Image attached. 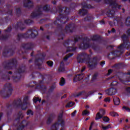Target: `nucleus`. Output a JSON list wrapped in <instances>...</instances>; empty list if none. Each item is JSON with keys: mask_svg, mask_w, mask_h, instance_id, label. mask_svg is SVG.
<instances>
[{"mask_svg": "<svg viewBox=\"0 0 130 130\" xmlns=\"http://www.w3.org/2000/svg\"><path fill=\"white\" fill-rule=\"evenodd\" d=\"M102 128H103L104 130L108 129L109 128H111V126L110 124H109L107 126H102Z\"/></svg>", "mask_w": 130, "mask_h": 130, "instance_id": "0eeeda50", "label": "nucleus"}, {"mask_svg": "<svg viewBox=\"0 0 130 130\" xmlns=\"http://www.w3.org/2000/svg\"><path fill=\"white\" fill-rule=\"evenodd\" d=\"M110 115L113 117H116V116H118V114H117V113L115 112H111L110 113Z\"/></svg>", "mask_w": 130, "mask_h": 130, "instance_id": "6e6552de", "label": "nucleus"}, {"mask_svg": "<svg viewBox=\"0 0 130 130\" xmlns=\"http://www.w3.org/2000/svg\"><path fill=\"white\" fill-rule=\"evenodd\" d=\"M47 63L48 66H49V67H52V66H53V62L51 61H47Z\"/></svg>", "mask_w": 130, "mask_h": 130, "instance_id": "dca6fc26", "label": "nucleus"}, {"mask_svg": "<svg viewBox=\"0 0 130 130\" xmlns=\"http://www.w3.org/2000/svg\"><path fill=\"white\" fill-rule=\"evenodd\" d=\"M123 109H125L126 111L130 112V109L128 107H123Z\"/></svg>", "mask_w": 130, "mask_h": 130, "instance_id": "412c9836", "label": "nucleus"}, {"mask_svg": "<svg viewBox=\"0 0 130 130\" xmlns=\"http://www.w3.org/2000/svg\"><path fill=\"white\" fill-rule=\"evenodd\" d=\"M125 121H126V122H128V119H126L125 120Z\"/></svg>", "mask_w": 130, "mask_h": 130, "instance_id": "2f4dec72", "label": "nucleus"}, {"mask_svg": "<svg viewBox=\"0 0 130 130\" xmlns=\"http://www.w3.org/2000/svg\"><path fill=\"white\" fill-rule=\"evenodd\" d=\"M106 93L108 95H114L116 93V89L114 88H111L106 90Z\"/></svg>", "mask_w": 130, "mask_h": 130, "instance_id": "f257e3e1", "label": "nucleus"}, {"mask_svg": "<svg viewBox=\"0 0 130 130\" xmlns=\"http://www.w3.org/2000/svg\"><path fill=\"white\" fill-rule=\"evenodd\" d=\"M27 115H33V112L31 110H28L27 111Z\"/></svg>", "mask_w": 130, "mask_h": 130, "instance_id": "6ab92c4d", "label": "nucleus"}, {"mask_svg": "<svg viewBox=\"0 0 130 130\" xmlns=\"http://www.w3.org/2000/svg\"><path fill=\"white\" fill-rule=\"evenodd\" d=\"M103 120L105 121V122H108V121H109V118L107 117H104L103 118Z\"/></svg>", "mask_w": 130, "mask_h": 130, "instance_id": "f8f14e48", "label": "nucleus"}, {"mask_svg": "<svg viewBox=\"0 0 130 130\" xmlns=\"http://www.w3.org/2000/svg\"><path fill=\"white\" fill-rule=\"evenodd\" d=\"M111 72H112V71L111 70H109L108 72V75H110V74H111Z\"/></svg>", "mask_w": 130, "mask_h": 130, "instance_id": "c756f323", "label": "nucleus"}, {"mask_svg": "<svg viewBox=\"0 0 130 130\" xmlns=\"http://www.w3.org/2000/svg\"><path fill=\"white\" fill-rule=\"evenodd\" d=\"M21 109L22 110H25L27 109V104H24L21 106Z\"/></svg>", "mask_w": 130, "mask_h": 130, "instance_id": "4468645a", "label": "nucleus"}, {"mask_svg": "<svg viewBox=\"0 0 130 130\" xmlns=\"http://www.w3.org/2000/svg\"><path fill=\"white\" fill-rule=\"evenodd\" d=\"M3 115L2 113H0V117H2V116Z\"/></svg>", "mask_w": 130, "mask_h": 130, "instance_id": "72a5a7b5", "label": "nucleus"}, {"mask_svg": "<svg viewBox=\"0 0 130 130\" xmlns=\"http://www.w3.org/2000/svg\"><path fill=\"white\" fill-rule=\"evenodd\" d=\"M48 6L46 5V6H45L44 8H43V10H44V11H47V8H48Z\"/></svg>", "mask_w": 130, "mask_h": 130, "instance_id": "393cba45", "label": "nucleus"}, {"mask_svg": "<svg viewBox=\"0 0 130 130\" xmlns=\"http://www.w3.org/2000/svg\"><path fill=\"white\" fill-rule=\"evenodd\" d=\"M37 101H39V103H40L41 102V99H39L38 98L35 97L34 98V103H36Z\"/></svg>", "mask_w": 130, "mask_h": 130, "instance_id": "9b49d317", "label": "nucleus"}, {"mask_svg": "<svg viewBox=\"0 0 130 130\" xmlns=\"http://www.w3.org/2000/svg\"><path fill=\"white\" fill-rule=\"evenodd\" d=\"M72 55H70V56H67L66 57H65L64 58V60H67V59H68V58L69 57L72 56Z\"/></svg>", "mask_w": 130, "mask_h": 130, "instance_id": "a878e982", "label": "nucleus"}, {"mask_svg": "<svg viewBox=\"0 0 130 130\" xmlns=\"http://www.w3.org/2000/svg\"><path fill=\"white\" fill-rule=\"evenodd\" d=\"M66 84V80H64V78L63 77L61 78V79L60 80L59 85L60 86H63Z\"/></svg>", "mask_w": 130, "mask_h": 130, "instance_id": "423d86ee", "label": "nucleus"}, {"mask_svg": "<svg viewBox=\"0 0 130 130\" xmlns=\"http://www.w3.org/2000/svg\"><path fill=\"white\" fill-rule=\"evenodd\" d=\"M101 98H102V96L100 97V99H101Z\"/></svg>", "mask_w": 130, "mask_h": 130, "instance_id": "e433bc0d", "label": "nucleus"}, {"mask_svg": "<svg viewBox=\"0 0 130 130\" xmlns=\"http://www.w3.org/2000/svg\"><path fill=\"white\" fill-rule=\"evenodd\" d=\"M58 72H64V67H63V63L61 62L60 65V67L58 69Z\"/></svg>", "mask_w": 130, "mask_h": 130, "instance_id": "20e7f679", "label": "nucleus"}, {"mask_svg": "<svg viewBox=\"0 0 130 130\" xmlns=\"http://www.w3.org/2000/svg\"><path fill=\"white\" fill-rule=\"evenodd\" d=\"M104 64H105V61H103L101 63V66H102V67H103V66H104Z\"/></svg>", "mask_w": 130, "mask_h": 130, "instance_id": "bb28decb", "label": "nucleus"}, {"mask_svg": "<svg viewBox=\"0 0 130 130\" xmlns=\"http://www.w3.org/2000/svg\"><path fill=\"white\" fill-rule=\"evenodd\" d=\"M99 94H100V95H102V94H101V93H99Z\"/></svg>", "mask_w": 130, "mask_h": 130, "instance_id": "ea45409f", "label": "nucleus"}, {"mask_svg": "<svg viewBox=\"0 0 130 130\" xmlns=\"http://www.w3.org/2000/svg\"><path fill=\"white\" fill-rule=\"evenodd\" d=\"M82 115H89V111L87 110H84L82 113Z\"/></svg>", "mask_w": 130, "mask_h": 130, "instance_id": "2eb2a0df", "label": "nucleus"}, {"mask_svg": "<svg viewBox=\"0 0 130 130\" xmlns=\"http://www.w3.org/2000/svg\"><path fill=\"white\" fill-rule=\"evenodd\" d=\"M100 113H101L102 115H104L105 114V110L102 109L100 110Z\"/></svg>", "mask_w": 130, "mask_h": 130, "instance_id": "a211bd4d", "label": "nucleus"}, {"mask_svg": "<svg viewBox=\"0 0 130 130\" xmlns=\"http://www.w3.org/2000/svg\"><path fill=\"white\" fill-rule=\"evenodd\" d=\"M74 105H75V103L71 102L67 104L66 107H72V106H74Z\"/></svg>", "mask_w": 130, "mask_h": 130, "instance_id": "9d476101", "label": "nucleus"}, {"mask_svg": "<svg viewBox=\"0 0 130 130\" xmlns=\"http://www.w3.org/2000/svg\"><path fill=\"white\" fill-rule=\"evenodd\" d=\"M111 32H115V29H114V28H112V30H111Z\"/></svg>", "mask_w": 130, "mask_h": 130, "instance_id": "7c9ffc66", "label": "nucleus"}, {"mask_svg": "<svg viewBox=\"0 0 130 130\" xmlns=\"http://www.w3.org/2000/svg\"><path fill=\"white\" fill-rule=\"evenodd\" d=\"M80 95H82L81 92H79L78 94H77V95H75V97H78V96H80Z\"/></svg>", "mask_w": 130, "mask_h": 130, "instance_id": "cd10ccee", "label": "nucleus"}, {"mask_svg": "<svg viewBox=\"0 0 130 130\" xmlns=\"http://www.w3.org/2000/svg\"><path fill=\"white\" fill-rule=\"evenodd\" d=\"M31 3V1L30 0H26L24 1V5L25 7H27V5H29Z\"/></svg>", "mask_w": 130, "mask_h": 130, "instance_id": "ddd939ff", "label": "nucleus"}, {"mask_svg": "<svg viewBox=\"0 0 130 130\" xmlns=\"http://www.w3.org/2000/svg\"><path fill=\"white\" fill-rule=\"evenodd\" d=\"M113 101L115 105H119L120 101L118 98L114 96L113 98Z\"/></svg>", "mask_w": 130, "mask_h": 130, "instance_id": "7ed1b4c3", "label": "nucleus"}, {"mask_svg": "<svg viewBox=\"0 0 130 130\" xmlns=\"http://www.w3.org/2000/svg\"><path fill=\"white\" fill-rule=\"evenodd\" d=\"M44 102H44H43V103Z\"/></svg>", "mask_w": 130, "mask_h": 130, "instance_id": "79ce46f5", "label": "nucleus"}, {"mask_svg": "<svg viewBox=\"0 0 130 130\" xmlns=\"http://www.w3.org/2000/svg\"><path fill=\"white\" fill-rule=\"evenodd\" d=\"M126 92H127V93H130V87H127L126 89Z\"/></svg>", "mask_w": 130, "mask_h": 130, "instance_id": "4be33fe9", "label": "nucleus"}, {"mask_svg": "<svg viewBox=\"0 0 130 130\" xmlns=\"http://www.w3.org/2000/svg\"><path fill=\"white\" fill-rule=\"evenodd\" d=\"M44 102H44H43V103Z\"/></svg>", "mask_w": 130, "mask_h": 130, "instance_id": "37998d69", "label": "nucleus"}, {"mask_svg": "<svg viewBox=\"0 0 130 130\" xmlns=\"http://www.w3.org/2000/svg\"><path fill=\"white\" fill-rule=\"evenodd\" d=\"M88 119H89V118H86V120H88Z\"/></svg>", "mask_w": 130, "mask_h": 130, "instance_id": "58836bf2", "label": "nucleus"}, {"mask_svg": "<svg viewBox=\"0 0 130 130\" xmlns=\"http://www.w3.org/2000/svg\"><path fill=\"white\" fill-rule=\"evenodd\" d=\"M119 121H120V123H121L122 122V120L120 119Z\"/></svg>", "mask_w": 130, "mask_h": 130, "instance_id": "473e14b6", "label": "nucleus"}, {"mask_svg": "<svg viewBox=\"0 0 130 130\" xmlns=\"http://www.w3.org/2000/svg\"><path fill=\"white\" fill-rule=\"evenodd\" d=\"M93 126H94V122H92L90 124V127H89V130H91L92 129Z\"/></svg>", "mask_w": 130, "mask_h": 130, "instance_id": "aec40b11", "label": "nucleus"}, {"mask_svg": "<svg viewBox=\"0 0 130 130\" xmlns=\"http://www.w3.org/2000/svg\"><path fill=\"white\" fill-rule=\"evenodd\" d=\"M59 126V124L58 123H55L54 125H53V126H52V128H53V129L56 130L58 128Z\"/></svg>", "mask_w": 130, "mask_h": 130, "instance_id": "1a4fd4ad", "label": "nucleus"}, {"mask_svg": "<svg viewBox=\"0 0 130 130\" xmlns=\"http://www.w3.org/2000/svg\"><path fill=\"white\" fill-rule=\"evenodd\" d=\"M76 113H77V111H75L73 113H72V116H75V115H76Z\"/></svg>", "mask_w": 130, "mask_h": 130, "instance_id": "5701e85b", "label": "nucleus"}, {"mask_svg": "<svg viewBox=\"0 0 130 130\" xmlns=\"http://www.w3.org/2000/svg\"><path fill=\"white\" fill-rule=\"evenodd\" d=\"M84 70H85V69L82 70V72H84Z\"/></svg>", "mask_w": 130, "mask_h": 130, "instance_id": "4c0bfd02", "label": "nucleus"}, {"mask_svg": "<svg viewBox=\"0 0 130 130\" xmlns=\"http://www.w3.org/2000/svg\"><path fill=\"white\" fill-rule=\"evenodd\" d=\"M86 107V108H89V106H87Z\"/></svg>", "mask_w": 130, "mask_h": 130, "instance_id": "f704fd0d", "label": "nucleus"}, {"mask_svg": "<svg viewBox=\"0 0 130 130\" xmlns=\"http://www.w3.org/2000/svg\"><path fill=\"white\" fill-rule=\"evenodd\" d=\"M102 116H103V115L100 113V112L98 113L95 117L96 120H98V119H101V118H102Z\"/></svg>", "mask_w": 130, "mask_h": 130, "instance_id": "39448f33", "label": "nucleus"}, {"mask_svg": "<svg viewBox=\"0 0 130 130\" xmlns=\"http://www.w3.org/2000/svg\"><path fill=\"white\" fill-rule=\"evenodd\" d=\"M83 79V75L81 74L76 75L74 79V82H78V81H81Z\"/></svg>", "mask_w": 130, "mask_h": 130, "instance_id": "f03ea898", "label": "nucleus"}, {"mask_svg": "<svg viewBox=\"0 0 130 130\" xmlns=\"http://www.w3.org/2000/svg\"><path fill=\"white\" fill-rule=\"evenodd\" d=\"M104 107H106L107 106H106V105H104Z\"/></svg>", "mask_w": 130, "mask_h": 130, "instance_id": "c9c22d12", "label": "nucleus"}, {"mask_svg": "<svg viewBox=\"0 0 130 130\" xmlns=\"http://www.w3.org/2000/svg\"><path fill=\"white\" fill-rule=\"evenodd\" d=\"M44 102H44H43V103Z\"/></svg>", "mask_w": 130, "mask_h": 130, "instance_id": "a19ab883", "label": "nucleus"}, {"mask_svg": "<svg viewBox=\"0 0 130 130\" xmlns=\"http://www.w3.org/2000/svg\"><path fill=\"white\" fill-rule=\"evenodd\" d=\"M117 83V82H112V85L114 86V85H116Z\"/></svg>", "mask_w": 130, "mask_h": 130, "instance_id": "c85d7f7f", "label": "nucleus"}, {"mask_svg": "<svg viewBox=\"0 0 130 130\" xmlns=\"http://www.w3.org/2000/svg\"><path fill=\"white\" fill-rule=\"evenodd\" d=\"M124 45H121V46H120L119 47V49H122V48H124Z\"/></svg>", "mask_w": 130, "mask_h": 130, "instance_id": "b1692460", "label": "nucleus"}, {"mask_svg": "<svg viewBox=\"0 0 130 130\" xmlns=\"http://www.w3.org/2000/svg\"><path fill=\"white\" fill-rule=\"evenodd\" d=\"M104 102L109 103V102H110V99L109 98H106L105 99Z\"/></svg>", "mask_w": 130, "mask_h": 130, "instance_id": "f3484780", "label": "nucleus"}]
</instances>
